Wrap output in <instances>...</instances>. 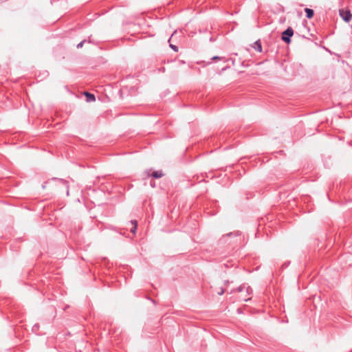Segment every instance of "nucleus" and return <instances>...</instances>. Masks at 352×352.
I'll return each instance as SVG.
<instances>
[{
	"label": "nucleus",
	"instance_id": "nucleus-1",
	"mask_svg": "<svg viewBox=\"0 0 352 352\" xmlns=\"http://www.w3.org/2000/svg\"><path fill=\"white\" fill-rule=\"evenodd\" d=\"M293 29L289 27L282 33L281 38L285 43L288 44L291 42V37L293 36Z\"/></svg>",
	"mask_w": 352,
	"mask_h": 352
},
{
	"label": "nucleus",
	"instance_id": "nucleus-2",
	"mask_svg": "<svg viewBox=\"0 0 352 352\" xmlns=\"http://www.w3.org/2000/svg\"><path fill=\"white\" fill-rule=\"evenodd\" d=\"M340 16L346 22L350 21L352 17L351 12L349 10H344V9L340 10Z\"/></svg>",
	"mask_w": 352,
	"mask_h": 352
},
{
	"label": "nucleus",
	"instance_id": "nucleus-3",
	"mask_svg": "<svg viewBox=\"0 0 352 352\" xmlns=\"http://www.w3.org/2000/svg\"><path fill=\"white\" fill-rule=\"evenodd\" d=\"M240 235H241V232L239 231L232 232L226 234V235H223L221 237V241H223V242H226L227 241V238H229V237H231V236H240Z\"/></svg>",
	"mask_w": 352,
	"mask_h": 352
},
{
	"label": "nucleus",
	"instance_id": "nucleus-4",
	"mask_svg": "<svg viewBox=\"0 0 352 352\" xmlns=\"http://www.w3.org/2000/svg\"><path fill=\"white\" fill-rule=\"evenodd\" d=\"M244 289L246 290V292L248 295H250L252 292V288L249 286H246L245 285H242L237 288V291L239 292H241Z\"/></svg>",
	"mask_w": 352,
	"mask_h": 352
},
{
	"label": "nucleus",
	"instance_id": "nucleus-5",
	"mask_svg": "<svg viewBox=\"0 0 352 352\" xmlns=\"http://www.w3.org/2000/svg\"><path fill=\"white\" fill-rule=\"evenodd\" d=\"M305 12L306 13V17L308 19H311L314 16V12L312 9L306 8L305 9Z\"/></svg>",
	"mask_w": 352,
	"mask_h": 352
},
{
	"label": "nucleus",
	"instance_id": "nucleus-6",
	"mask_svg": "<svg viewBox=\"0 0 352 352\" xmlns=\"http://www.w3.org/2000/svg\"><path fill=\"white\" fill-rule=\"evenodd\" d=\"M85 95L86 96V99L87 102H93L96 100L95 96L92 94H90L89 92H85Z\"/></svg>",
	"mask_w": 352,
	"mask_h": 352
},
{
	"label": "nucleus",
	"instance_id": "nucleus-7",
	"mask_svg": "<svg viewBox=\"0 0 352 352\" xmlns=\"http://www.w3.org/2000/svg\"><path fill=\"white\" fill-rule=\"evenodd\" d=\"M130 223L132 225V227L131 228V232L133 234H135L136 230H137V226H138L137 221L136 220H132V221H130Z\"/></svg>",
	"mask_w": 352,
	"mask_h": 352
},
{
	"label": "nucleus",
	"instance_id": "nucleus-8",
	"mask_svg": "<svg viewBox=\"0 0 352 352\" xmlns=\"http://www.w3.org/2000/svg\"><path fill=\"white\" fill-rule=\"evenodd\" d=\"M151 175L153 177L158 179L161 178L164 175V174L161 170H156L153 171Z\"/></svg>",
	"mask_w": 352,
	"mask_h": 352
},
{
	"label": "nucleus",
	"instance_id": "nucleus-9",
	"mask_svg": "<svg viewBox=\"0 0 352 352\" xmlns=\"http://www.w3.org/2000/svg\"><path fill=\"white\" fill-rule=\"evenodd\" d=\"M253 47L257 51L261 52L262 51V46L260 41H256L253 45Z\"/></svg>",
	"mask_w": 352,
	"mask_h": 352
},
{
	"label": "nucleus",
	"instance_id": "nucleus-10",
	"mask_svg": "<svg viewBox=\"0 0 352 352\" xmlns=\"http://www.w3.org/2000/svg\"><path fill=\"white\" fill-rule=\"evenodd\" d=\"M86 41H87V40H83V41H82L81 42H80V43L77 45V46H76V47H77V48H81V47L83 46L84 43H85Z\"/></svg>",
	"mask_w": 352,
	"mask_h": 352
},
{
	"label": "nucleus",
	"instance_id": "nucleus-11",
	"mask_svg": "<svg viewBox=\"0 0 352 352\" xmlns=\"http://www.w3.org/2000/svg\"><path fill=\"white\" fill-rule=\"evenodd\" d=\"M170 47L175 52H178V47L175 45H173V44H170Z\"/></svg>",
	"mask_w": 352,
	"mask_h": 352
},
{
	"label": "nucleus",
	"instance_id": "nucleus-12",
	"mask_svg": "<svg viewBox=\"0 0 352 352\" xmlns=\"http://www.w3.org/2000/svg\"><path fill=\"white\" fill-rule=\"evenodd\" d=\"M221 59H223V58L218 56H214L212 58V60H221Z\"/></svg>",
	"mask_w": 352,
	"mask_h": 352
},
{
	"label": "nucleus",
	"instance_id": "nucleus-13",
	"mask_svg": "<svg viewBox=\"0 0 352 352\" xmlns=\"http://www.w3.org/2000/svg\"><path fill=\"white\" fill-rule=\"evenodd\" d=\"M224 293V290L223 289H221V291L218 292L219 295H222Z\"/></svg>",
	"mask_w": 352,
	"mask_h": 352
},
{
	"label": "nucleus",
	"instance_id": "nucleus-14",
	"mask_svg": "<svg viewBox=\"0 0 352 352\" xmlns=\"http://www.w3.org/2000/svg\"><path fill=\"white\" fill-rule=\"evenodd\" d=\"M249 299H250V298H246V296H245V297H243V300L244 301H248Z\"/></svg>",
	"mask_w": 352,
	"mask_h": 352
},
{
	"label": "nucleus",
	"instance_id": "nucleus-15",
	"mask_svg": "<svg viewBox=\"0 0 352 352\" xmlns=\"http://www.w3.org/2000/svg\"><path fill=\"white\" fill-rule=\"evenodd\" d=\"M67 194L69 195V189L67 188Z\"/></svg>",
	"mask_w": 352,
	"mask_h": 352
}]
</instances>
